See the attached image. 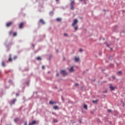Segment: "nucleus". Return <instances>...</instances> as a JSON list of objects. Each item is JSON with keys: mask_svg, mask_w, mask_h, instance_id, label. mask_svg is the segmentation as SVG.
Instances as JSON below:
<instances>
[{"mask_svg": "<svg viewBox=\"0 0 125 125\" xmlns=\"http://www.w3.org/2000/svg\"><path fill=\"white\" fill-rule=\"evenodd\" d=\"M77 23H78V20H77V19L74 20V21L73 23H72L73 27H75V26H76V24H77Z\"/></svg>", "mask_w": 125, "mask_h": 125, "instance_id": "obj_1", "label": "nucleus"}, {"mask_svg": "<svg viewBox=\"0 0 125 125\" xmlns=\"http://www.w3.org/2000/svg\"><path fill=\"white\" fill-rule=\"evenodd\" d=\"M23 26H24V22H21L20 23L19 27L20 29H22L23 28Z\"/></svg>", "mask_w": 125, "mask_h": 125, "instance_id": "obj_2", "label": "nucleus"}, {"mask_svg": "<svg viewBox=\"0 0 125 125\" xmlns=\"http://www.w3.org/2000/svg\"><path fill=\"white\" fill-rule=\"evenodd\" d=\"M61 73L62 74V75H63V76H66V75H67V73H66V71L64 70H62Z\"/></svg>", "mask_w": 125, "mask_h": 125, "instance_id": "obj_3", "label": "nucleus"}, {"mask_svg": "<svg viewBox=\"0 0 125 125\" xmlns=\"http://www.w3.org/2000/svg\"><path fill=\"white\" fill-rule=\"evenodd\" d=\"M12 25V22H9L6 23L7 27H10Z\"/></svg>", "mask_w": 125, "mask_h": 125, "instance_id": "obj_4", "label": "nucleus"}, {"mask_svg": "<svg viewBox=\"0 0 125 125\" xmlns=\"http://www.w3.org/2000/svg\"><path fill=\"white\" fill-rule=\"evenodd\" d=\"M69 71L70 73H72V72H74V67L73 66L71 67L70 68V69L69 70Z\"/></svg>", "mask_w": 125, "mask_h": 125, "instance_id": "obj_5", "label": "nucleus"}, {"mask_svg": "<svg viewBox=\"0 0 125 125\" xmlns=\"http://www.w3.org/2000/svg\"><path fill=\"white\" fill-rule=\"evenodd\" d=\"M56 103H57L56 102H52L51 101L49 102V104H50V105H53V104H56Z\"/></svg>", "mask_w": 125, "mask_h": 125, "instance_id": "obj_6", "label": "nucleus"}, {"mask_svg": "<svg viewBox=\"0 0 125 125\" xmlns=\"http://www.w3.org/2000/svg\"><path fill=\"white\" fill-rule=\"evenodd\" d=\"M75 61L76 62H78L80 61V58L76 57L75 59Z\"/></svg>", "mask_w": 125, "mask_h": 125, "instance_id": "obj_7", "label": "nucleus"}, {"mask_svg": "<svg viewBox=\"0 0 125 125\" xmlns=\"http://www.w3.org/2000/svg\"><path fill=\"white\" fill-rule=\"evenodd\" d=\"M40 22H41V23H42L43 24H45V22H44V21L43 20H42V19H41V20H40Z\"/></svg>", "mask_w": 125, "mask_h": 125, "instance_id": "obj_8", "label": "nucleus"}, {"mask_svg": "<svg viewBox=\"0 0 125 125\" xmlns=\"http://www.w3.org/2000/svg\"><path fill=\"white\" fill-rule=\"evenodd\" d=\"M110 89L112 91L113 90H114V89H115V88H116V87H113L112 85H110Z\"/></svg>", "mask_w": 125, "mask_h": 125, "instance_id": "obj_9", "label": "nucleus"}, {"mask_svg": "<svg viewBox=\"0 0 125 125\" xmlns=\"http://www.w3.org/2000/svg\"><path fill=\"white\" fill-rule=\"evenodd\" d=\"M8 61L9 62H12V58H11V56H9V59H8Z\"/></svg>", "mask_w": 125, "mask_h": 125, "instance_id": "obj_10", "label": "nucleus"}, {"mask_svg": "<svg viewBox=\"0 0 125 125\" xmlns=\"http://www.w3.org/2000/svg\"><path fill=\"white\" fill-rule=\"evenodd\" d=\"M2 66H3V67H5V62L3 61L2 62Z\"/></svg>", "mask_w": 125, "mask_h": 125, "instance_id": "obj_11", "label": "nucleus"}, {"mask_svg": "<svg viewBox=\"0 0 125 125\" xmlns=\"http://www.w3.org/2000/svg\"><path fill=\"white\" fill-rule=\"evenodd\" d=\"M83 108H84V109H85V110H87V105L84 104Z\"/></svg>", "mask_w": 125, "mask_h": 125, "instance_id": "obj_12", "label": "nucleus"}, {"mask_svg": "<svg viewBox=\"0 0 125 125\" xmlns=\"http://www.w3.org/2000/svg\"><path fill=\"white\" fill-rule=\"evenodd\" d=\"M75 2L74 0H71L70 3V5H74V3Z\"/></svg>", "mask_w": 125, "mask_h": 125, "instance_id": "obj_13", "label": "nucleus"}, {"mask_svg": "<svg viewBox=\"0 0 125 125\" xmlns=\"http://www.w3.org/2000/svg\"><path fill=\"white\" fill-rule=\"evenodd\" d=\"M15 102H16V99H14L12 100V104H14L15 103Z\"/></svg>", "mask_w": 125, "mask_h": 125, "instance_id": "obj_14", "label": "nucleus"}, {"mask_svg": "<svg viewBox=\"0 0 125 125\" xmlns=\"http://www.w3.org/2000/svg\"><path fill=\"white\" fill-rule=\"evenodd\" d=\"M54 110H58V106L57 105H55V106H54Z\"/></svg>", "mask_w": 125, "mask_h": 125, "instance_id": "obj_15", "label": "nucleus"}, {"mask_svg": "<svg viewBox=\"0 0 125 125\" xmlns=\"http://www.w3.org/2000/svg\"><path fill=\"white\" fill-rule=\"evenodd\" d=\"M57 21H58V22H60L61 21V18H58L56 19Z\"/></svg>", "mask_w": 125, "mask_h": 125, "instance_id": "obj_16", "label": "nucleus"}, {"mask_svg": "<svg viewBox=\"0 0 125 125\" xmlns=\"http://www.w3.org/2000/svg\"><path fill=\"white\" fill-rule=\"evenodd\" d=\"M18 121H19V119H18V118H15L14 119V122H15V123L18 122Z\"/></svg>", "mask_w": 125, "mask_h": 125, "instance_id": "obj_17", "label": "nucleus"}, {"mask_svg": "<svg viewBox=\"0 0 125 125\" xmlns=\"http://www.w3.org/2000/svg\"><path fill=\"white\" fill-rule=\"evenodd\" d=\"M37 60H42V58L41 57H38L36 58Z\"/></svg>", "mask_w": 125, "mask_h": 125, "instance_id": "obj_18", "label": "nucleus"}, {"mask_svg": "<svg viewBox=\"0 0 125 125\" xmlns=\"http://www.w3.org/2000/svg\"><path fill=\"white\" fill-rule=\"evenodd\" d=\"M31 123H32V125H36V124L37 123V121H33Z\"/></svg>", "mask_w": 125, "mask_h": 125, "instance_id": "obj_19", "label": "nucleus"}, {"mask_svg": "<svg viewBox=\"0 0 125 125\" xmlns=\"http://www.w3.org/2000/svg\"><path fill=\"white\" fill-rule=\"evenodd\" d=\"M13 36L14 37H16L17 36V33L16 32L14 33Z\"/></svg>", "mask_w": 125, "mask_h": 125, "instance_id": "obj_20", "label": "nucleus"}, {"mask_svg": "<svg viewBox=\"0 0 125 125\" xmlns=\"http://www.w3.org/2000/svg\"><path fill=\"white\" fill-rule=\"evenodd\" d=\"M58 122L57 119H54L53 120V123H57Z\"/></svg>", "mask_w": 125, "mask_h": 125, "instance_id": "obj_21", "label": "nucleus"}, {"mask_svg": "<svg viewBox=\"0 0 125 125\" xmlns=\"http://www.w3.org/2000/svg\"><path fill=\"white\" fill-rule=\"evenodd\" d=\"M70 6H71V9L72 10H73V9H74V5H70Z\"/></svg>", "mask_w": 125, "mask_h": 125, "instance_id": "obj_22", "label": "nucleus"}, {"mask_svg": "<svg viewBox=\"0 0 125 125\" xmlns=\"http://www.w3.org/2000/svg\"><path fill=\"white\" fill-rule=\"evenodd\" d=\"M118 74H119V75H122V71H119V72H118Z\"/></svg>", "mask_w": 125, "mask_h": 125, "instance_id": "obj_23", "label": "nucleus"}, {"mask_svg": "<svg viewBox=\"0 0 125 125\" xmlns=\"http://www.w3.org/2000/svg\"><path fill=\"white\" fill-rule=\"evenodd\" d=\"M97 100L96 101H92L93 103H97Z\"/></svg>", "mask_w": 125, "mask_h": 125, "instance_id": "obj_24", "label": "nucleus"}, {"mask_svg": "<svg viewBox=\"0 0 125 125\" xmlns=\"http://www.w3.org/2000/svg\"><path fill=\"white\" fill-rule=\"evenodd\" d=\"M11 34H12V31H9V35H11Z\"/></svg>", "mask_w": 125, "mask_h": 125, "instance_id": "obj_25", "label": "nucleus"}, {"mask_svg": "<svg viewBox=\"0 0 125 125\" xmlns=\"http://www.w3.org/2000/svg\"><path fill=\"white\" fill-rule=\"evenodd\" d=\"M14 59L15 60V59H17V56L14 57Z\"/></svg>", "mask_w": 125, "mask_h": 125, "instance_id": "obj_26", "label": "nucleus"}, {"mask_svg": "<svg viewBox=\"0 0 125 125\" xmlns=\"http://www.w3.org/2000/svg\"><path fill=\"white\" fill-rule=\"evenodd\" d=\"M108 113H110V112H112V110L110 109H108Z\"/></svg>", "mask_w": 125, "mask_h": 125, "instance_id": "obj_27", "label": "nucleus"}, {"mask_svg": "<svg viewBox=\"0 0 125 125\" xmlns=\"http://www.w3.org/2000/svg\"><path fill=\"white\" fill-rule=\"evenodd\" d=\"M75 30H78V26H76V27H75Z\"/></svg>", "mask_w": 125, "mask_h": 125, "instance_id": "obj_28", "label": "nucleus"}, {"mask_svg": "<svg viewBox=\"0 0 125 125\" xmlns=\"http://www.w3.org/2000/svg\"><path fill=\"white\" fill-rule=\"evenodd\" d=\"M64 36L65 37H67V36H68V35L67 34V33H65V34H64Z\"/></svg>", "mask_w": 125, "mask_h": 125, "instance_id": "obj_29", "label": "nucleus"}, {"mask_svg": "<svg viewBox=\"0 0 125 125\" xmlns=\"http://www.w3.org/2000/svg\"><path fill=\"white\" fill-rule=\"evenodd\" d=\"M79 51H80V52H83V49H79Z\"/></svg>", "mask_w": 125, "mask_h": 125, "instance_id": "obj_30", "label": "nucleus"}, {"mask_svg": "<svg viewBox=\"0 0 125 125\" xmlns=\"http://www.w3.org/2000/svg\"><path fill=\"white\" fill-rule=\"evenodd\" d=\"M75 86H79V84H78V83H76V84H75Z\"/></svg>", "mask_w": 125, "mask_h": 125, "instance_id": "obj_31", "label": "nucleus"}, {"mask_svg": "<svg viewBox=\"0 0 125 125\" xmlns=\"http://www.w3.org/2000/svg\"><path fill=\"white\" fill-rule=\"evenodd\" d=\"M79 122L80 123V124H82V120H80Z\"/></svg>", "mask_w": 125, "mask_h": 125, "instance_id": "obj_32", "label": "nucleus"}, {"mask_svg": "<svg viewBox=\"0 0 125 125\" xmlns=\"http://www.w3.org/2000/svg\"><path fill=\"white\" fill-rule=\"evenodd\" d=\"M44 68H45L44 66L43 65V66H42V69H44Z\"/></svg>", "mask_w": 125, "mask_h": 125, "instance_id": "obj_33", "label": "nucleus"}, {"mask_svg": "<svg viewBox=\"0 0 125 125\" xmlns=\"http://www.w3.org/2000/svg\"><path fill=\"white\" fill-rule=\"evenodd\" d=\"M16 95H17V96H19V93H17Z\"/></svg>", "mask_w": 125, "mask_h": 125, "instance_id": "obj_34", "label": "nucleus"}, {"mask_svg": "<svg viewBox=\"0 0 125 125\" xmlns=\"http://www.w3.org/2000/svg\"><path fill=\"white\" fill-rule=\"evenodd\" d=\"M24 125H27V122H25Z\"/></svg>", "mask_w": 125, "mask_h": 125, "instance_id": "obj_35", "label": "nucleus"}, {"mask_svg": "<svg viewBox=\"0 0 125 125\" xmlns=\"http://www.w3.org/2000/svg\"><path fill=\"white\" fill-rule=\"evenodd\" d=\"M107 47H109V45L108 44H106Z\"/></svg>", "mask_w": 125, "mask_h": 125, "instance_id": "obj_36", "label": "nucleus"}, {"mask_svg": "<svg viewBox=\"0 0 125 125\" xmlns=\"http://www.w3.org/2000/svg\"><path fill=\"white\" fill-rule=\"evenodd\" d=\"M58 76H59L58 73H57V77H58Z\"/></svg>", "mask_w": 125, "mask_h": 125, "instance_id": "obj_37", "label": "nucleus"}, {"mask_svg": "<svg viewBox=\"0 0 125 125\" xmlns=\"http://www.w3.org/2000/svg\"><path fill=\"white\" fill-rule=\"evenodd\" d=\"M56 0V1H58L59 0Z\"/></svg>", "mask_w": 125, "mask_h": 125, "instance_id": "obj_38", "label": "nucleus"}, {"mask_svg": "<svg viewBox=\"0 0 125 125\" xmlns=\"http://www.w3.org/2000/svg\"><path fill=\"white\" fill-rule=\"evenodd\" d=\"M57 52H58V50H57Z\"/></svg>", "mask_w": 125, "mask_h": 125, "instance_id": "obj_39", "label": "nucleus"}, {"mask_svg": "<svg viewBox=\"0 0 125 125\" xmlns=\"http://www.w3.org/2000/svg\"><path fill=\"white\" fill-rule=\"evenodd\" d=\"M112 48H111V50H112Z\"/></svg>", "mask_w": 125, "mask_h": 125, "instance_id": "obj_40", "label": "nucleus"}, {"mask_svg": "<svg viewBox=\"0 0 125 125\" xmlns=\"http://www.w3.org/2000/svg\"><path fill=\"white\" fill-rule=\"evenodd\" d=\"M33 46H35V45H33Z\"/></svg>", "mask_w": 125, "mask_h": 125, "instance_id": "obj_41", "label": "nucleus"}, {"mask_svg": "<svg viewBox=\"0 0 125 125\" xmlns=\"http://www.w3.org/2000/svg\"><path fill=\"white\" fill-rule=\"evenodd\" d=\"M107 92V91H105V93Z\"/></svg>", "mask_w": 125, "mask_h": 125, "instance_id": "obj_42", "label": "nucleus"}]
</instances>
